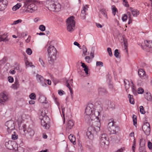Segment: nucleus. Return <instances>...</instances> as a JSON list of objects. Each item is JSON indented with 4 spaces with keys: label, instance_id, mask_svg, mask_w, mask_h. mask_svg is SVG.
Listing matches in <instances>:
<instances>
[{
    "label": "nucleus",
    "instance_id": "f257e3e1",
    "mask_svg": "<svg viewBox=\"0 0 152 152\" xmlns=\"http://www.w3.org/2000/svg\"><path fill=\"white\" fill-rule=\"evenodd\" d=\"M95 111L94 105L92 103L88 104L85 109V118L87 123L90 122L91 121L97 119L99 120V122L100 124V120L98 116L95 115L94 111Z\"/></svg>",
    "mask_w": 152,
    "mask_h": 152
},
{
    "label": "nucleus",
    "instance_id": "f03ea898",
    "mask_svg": "<svg viewBox=\"0 0 152 152\" xmlns=\"http://www.w3.org/2000/svg\"><path fill=\"white\" fill-rule=\"evenodd\" d=\"M46 3L50 10L58 12L60 10L61 4L56 1V0H47Z\"/></svg>",
    "mask_w": 152,
    "mask_h": 152
},
{
    "label": "nucleus",
    "instance_id": "7ed1b4c3",
    "mask_svg": "<svg viewBox=\"0 0 152 152\" xmlns=\"http://www.w3.org/2000/svg\"><path fill=\"white\" fill-rule=\"evenodd\" d=\"M47 51L49 55L48 58L49 63L53 64L56 59L57 51L54 46L50 45L48 48Z\"/></svg>",
    "mask_w": 152,
    "mask_h": 152
},
{
    "label": "nucleus",
    "instance_id": "20e7f679",
    "mask_svg": "<svg viewBox=\"0 0 152 152\" xmlns=\"http://www.w3.org/2000/svg\"><path fill=\"white\" fill-rule=\"evenodd\" d=\"M73 16H71L67 19L66 21L67 30L70 33L73 32L75 29V22Z\"/></svg>",
    "mask_w": 152,
    "mask_h": 152
},
{
    "label": "nucleus",
    "instance_id": "39448f33",
    "mask_svg": "<svg viewBox=\"0 0 152 152\" xmlns=\"http://www.w3.org/2000/svg\"><path fill=\"white\" fill-rule=\"evenodd\" d=\"M26 1L29 12L32 13L37 10V7L35 4L36 2L35 0H26Z\"/></svg>",
    "mask_w": 152,
    "mask_h": 152
},
{
    "label": "nucleus",
    "instance_id": "423d86ee",
    "mask_svg": "<svg viewBox=\"0 0 152 152\" xmlns=\"http://www.w3.org/2000/svg\"><path fill=\"white\" fill-rule=\"evenodd\" d=\"M42 119L41 120V123L42 126H43L45 129H48L50 127L49 125V118L47 115L42 117Z\"/></svg>",
    "mask_w": 152,
    "mask_h": 152
},
{
    "label": "nucleus",
    "instance_id": "0eeeda50",
    "mask_svg": "<svg viewBox=\"0 0 152 152\" xmlns=\"http://www.w3.org/2000/svg\"><path fill=\"white\" fill-rule=\"evenodd\" d=\"M143 131L145 134L148 136L149 135L150 133V127L149 123L146 122L142 126Z\"/></svg>",
    "mask_w": 152,
    "mask_h": 152
},
{
    "label": "nucleus",
    "instance_id": "6e6552de",
    "mask_svg": "<svg viewBox=\"0 0 152 152\" xmlns=\"http://www.w3.org/2000/svg\"><path fill=\"white\" fill-rule=\"evenodd\" d=\"M5 125L7 127V130L9 133L11 132V131L15 129L14 122L12 120H10L7 121L5 123Z\"/></svg>",
    "mask_w": 152,
    "mask_h": 152
},
{
    "label": "nucleus",
    "instance_id": "1a4fd4ad",
    "mask_svg": "<svg viewBox=\"0 0 152 152\" xmlns=\"http://www.w3.org/2000/svg\"><path fill=\"white\" fill-rule=\"evenodd\" d=\"M96 131L94 127L90 126L89 127L88 129V131L86 133V135L88 138L92 140L93 138V134Z\"/></svg>",
    "mask_w": 152,
    "mask_h": 152
},
{
    "label": "nucleus",
    "instance_id": "9d476101",
    "mask_svg": "<svg viewBox=\"0 0 152 152\" xmlns=\"http://www.w3.org/2000/svg\"><path fill=\"white\" fill-rule=\"evenodd\" d=\"M100 140L102 143H103L104 145H107L109 144V138L106 134H102L100 137Z\"/></svg>",
    "mask_w": 152,
    "mask_h": 152
},
{
    "label": "nucleus",
    "instance_id": "9b49d317",
    "mask_svg": "<svg viewBox=\"0 0 152 152\" xmlns=\"http://www.w3.org/2000/svg\"><path fill=\"white\" fill-rule=\"evenodd\" d=\"M109 131L113 134H118V132L120 131V129L118 126L115 125L111 127Z\"/></svg>",
    "mask_w": 152,
    "mask_h": 152
},
{
    "label": "nucleus",
    "instance_id": "f8f14e48",
    "mask_svg": "<svg viewBox=\"0 0 152 152\" xmlns=\"http://www.w3.org/2000/svg\"><path fill=\"white\" fill-rule=\"evenodd\" d=\"M26 136L28 138H31L34 134V131L31 128H28L27 130Z\"/></svg>",
    "mask_w": 152,
    "mask_h": 152
},
{
    "label": "nucleus",
    "instance_id": "ddd939ff",
    "mask_svg": "<svg viewBox=\"0 0 152 152\" xmlns=\"http://www.w3.org/2000/svg\"><path fill=\"white\" fill-rule=\"evenodd\" d=\"M36 78L37 81L38 82L40 83L42 86H44L46 85V84L45 82V80L42 76L38 74H37Z\"/></svg>",
    "mask_w": 152,
    "mask_h": 152
},
{
    "label": "nucleus",
    "instance_id": "4468645a",
    "mask_svg": "<svg viewBox=\"0 0 152 152\" xmlns=\"http://www.w3.org/2000/svg\"><path fill=\"white\" fill-rule=\"evenodd\" d=\"M7 99V96L4 93L0 94V103L1 104H3Z\"/></svg>",
    "mask_w": 152,
    "mask_h": 152
},
{
    "label": "nucleus",
    "instance_id": "2eb2a0df",
    "mask_svg": "<svg viewBox=\"0 0 152 152\" xmlns=\"http://www.w3.org/2000/svg\"><path fill=\"white\" fill-rule=\"evenodd\" d=\"M138 75L141 78H143L144 79H147V78L145 71L142 69H140L139 70Z\"/></svg>",
    "mask_w": 152,
    "mask_h": 152
},
{
    "label": "nucleus",
    "instance_id": "dca6fc26",
    "mask_svg": "<svg viewBox=\"0 0 152 152\" xmlns=\"http://www.w3.org/2000/svg\"><path fill=\"white\" fill-rule=\"evenodd\" d=\"M74 125V122L72 120H69L67 124L66 127V130H69L72 128Z\"/></svg>",
    "mask_w": 152,
    "mask_h": 152
},
{
    "label": "nucleus",
    "instance_id": "f3484780",
    "mask_svg": "<svg viewBox=\"0 0 152 152\" xmlns=\"http://www.w3.org/2000/svg\"><path fill=\"white\" fill-rule=\"evenodd\" d=\"M107 93L106 90L102 88H99L98 89V93L101 95H103Z\"/></svg>",
    "mask_w": 152,
    "mask_h": 152
},
{
    "label": "nucleus",
    "instance_id": "a211bd4d",
    "mask_svg": "<svg viewBox=\"0 0 152 152\" xmlns=\"http://www.w3.org/2000/svg\"><path fill=\"white\" fill-rule=\"evenodd\" d=\"M130 10L131 11L133 16L136 17L137 16V15H139V11L137 10L134 9L132 7H130Z\"/></svg>",
    "mask_w": 152,
    "mask_h": 152
},
{
    "label": "nucleus",
    "instance_id": "6ab92c4d",
    "mask_svg": "<svg viewBox=\"0 0 152 152\" xmlns=\"http://www.w3.org/2000/svg\"><path fill=\"white\" fill-rule=\"evenodd\" d=\"M7 34H5L2 35H0V42L4 41L6 42L8 41V39L7 38Z\"/></svg>",
    "mask_w": 152,
    "mask_h": 152
},
{
    "label": "nucleus",
    "instance_id": "aec40b11",
    "mask_svg": "<svg viewBox=\"0 0 152 152\" xmlns=\"http://www.w3.org/2000/svg\"><path fill=\"white\" fill-rule=\"evenodd\" d=\"M70 141L73 143L74 145L76 144L75 140L76 139L75 137L73 135L70 134L68 137Z\"/></svg>",
    "mask_w": 152,
    "mask_h": 152
},
{
    "label": "nucleus",
    "instance_id": "412c9836",
    "mask_svg": "<svg viewBox=\"0 0 152 152\" xmlns=\"http://www.w3.org/2000/svg\"><path fill=\"white\" fill-rule=\"evenodd\" d=\"M145 97L148 101H151L152 99L151 96V93L149 92L145 93Z\"/></svg>",
    "mask_w": 152,
    "mask_h": 152
},
{
    "label": "nucleus",
    "instance_id": "4be33fe9",
    "mask_svg": "<svg viewBox=\"0 0 152 152\" xmlns=\"http://www.w3.org/2000/svg\"><path fill=\"white\" fill-rule=\"evenodd\" d=\"M19 85L18 81V80L16 79L15 80L14 83L12 85L11 87L14 89H17L19 87Z\"/></svg>",
    "mask_w": 152,
    "mask_h": 152
},
{
    "label": "nucleus",
    "instance_id": "5701e85b",
    "mask_svg": "<svg viewBox=\"0 0 152 152\" xmlns=\"http://www.w3.org/2000/svg\"><path fill=\"white\" fill-rule=\"evenodd\" d=\"M81 66L84 68L83 70L85 71L86 74L87 75H88V67L85 65L84 63L81 62Z\"/></svg>",
    "mask_w": 152,
    "mask_h": 152
},
{
    "label": "nucleus",
    "instance_id": "b1692460",
    "mask_svg": "<svg viewBox=\"0 0 152 152\" xmlns=\"http://www.w3.org/2000/svg\"><path fill=\"white\" fill-rule=\"evenodd\" d=\"M125 88L126 91L127 92V90H128L130 87V83L129 81L127 80H124Z\"/></svg>",
    "mask_w": 152,
    "mask_h": 152
},
{
    "label": "nucleus",
    "instance_id": "393cba45",
    "mask_svg": "<svg viewBox=\"0 0 152 152\" xmlns=\"http://www.w3.org/2000/svg\"><path fill=\"white\" fill-rule=\"evenodd\" d=\"M96 108L97 111H95L94 112L95 114L96 113V115L98 114V115H99L100 112L102 110V107L101 105H99L98 106L96 107Z\"/></svg>",
    "mask_w": 152,
    "mask_h": 152
},
{
    "label": "nucleus",
    "instance_id": "a878e982",
    "mask_svg": "<svg viewBox=\"0 0 152 152\" xmlns=\"http://www.w3.org/2000/svg\"><path fill=\"white\" fill-rule=\"evenodd\" d=\"M145 46L149 48H152V41H148L146 40L145 41Z\"/></svg>",
    "mask_w": 152,
    "mask_h": 152
},
{
    "label": "nucleus",
    "instance_id": "bb28decb",
    "mask_svg": "<svg viewBox=\"0 0 152 152\" xmlns=\"http://www.w3.org/2000/svg\"><path fill=\"white\" fill-rule=\"evenodd\" d=\"M8 3H7V1L5 2L3 4H0V11H3L7 7Z\"/></svg>",
    "mask_w": 152,
    "mask_h": 152
},
{
    "label": "nucleus",
    "instance_id": "cd10ccee",
    "mask_svg": "<svg viewBox=\"0 0 152 152\" xmlns=\"http://www.w3.org/2000/svg\"><path fill=\"white\" fill-rule=\"evenodd\" d=\"M46 98L44 96H41L39 97V100L41 103H46Z\"/></svg>",
    "mask_w": 152,
    "mask_h": 152
},
{
    "label": "nucleus",
    "instance_id": "c85d7f7f",
    "mask_svg": "<svg viewBox=\"0 0 152 152\" xmlns=\"http://www.w3.org/2000/svg\"><path fill=\"white\" fill-rule=\"evenodd\" d=\"M133 97V96L130 94H129L128 97L129 99V102L130 103L132 104H134V100Z\"/></svg>",
    "mask_w": 152,
    "mask_h": 152
},
{
    "label": "nucleus",
    "instance_id": "c756f323",
    "mask_svg": "<svg viewBox=\"0 0 152 152\" xmlns=\"http://www.w3.org/2000/svg\"><path fill=\"white\" fill-rule=\"evenodd\" d=\"M145 140L143 138H141L140 140V146H144L145 147Z\"/></svg>",
    "mask_w": 152,
    "mask_h": 152
},
{
    "label": "nucleus",
    "instance_id": "7c9ffc66",
    "mask_svg": "<svg viewBox=\"0 0 152 152\" xmlns=\"http://www.w3.org/2000/svg\"><path fill=\"white\" fill-rule=\"evenodd\" d=\"M101 14L103 15L107 19L108 18L107 15V13L106 11L104 9H102L100 10Z\"/></svg>",
    "mask_w": 152,
    "mask_h": 152
},
{
    "label": "nucleus",
    "instance_id": "2f4dec72",
    "mask_svg": "<svg viewBox=\"0 0 152 152\" xmlns=\"http://www.w3.org/2000/svg\"><path fill=\"white\" fill-rule=\"evenodd\" d=\"M46 114L45 113V111L42 110L41 111L40 113V115L39 116V119H42V117H44L45 116H46Z\"/></svg>",
    "mask_w": 152,
    "mask_h": 152
},
{
    "label": "nucleus",
    "instance_id": "473e14b6",
    "mask_svg": "<svg viewBox=\"0 0 152 152\" xmlns=\"http://www.w3.org/2000/svg\"><path fill=\"white\" fill-rule=\"evenodd\" d=\"M21 6L20 4H17L13 7L12 9L13 11H15L19 9Z\"/></svg>",
    "mask_w": 152,
    "mask_h": 152
},
{
    "label": "nucleus",
    "instance_id": "72a5a7b5",
    "mask_svg": "<svg viewBox=\"0 0 152 152\" xmlns=\"http://www.w3.org/2000/svg\"><path fill=\"white\" fill-rule=\"evenodd\" d=\"M120 53L118 52V49H116L114 51V55L117 58H120V56H119Z\"/></svg>",
    "mask_w": 152,
    "mask_h": 152
},
{
    "label": "nucleus",
    "instance_id": "f704fd0d",
    "mask_svg": "<svg viewBox=\"0 0 152 152\" xmlns=\"http://www.w3.org/2000/svg\"><path fill=\"white\" fill-rule=\"evenodd\" d=\"M114 121H111L108 124V127L109 130H110L111 129V127L115 125L114 124Z\"/></svg>",
    "mask_w": 152,
    "mask_h": 152
},
{
    "label": "nucleus",
    "instance_id": "c9c22d12",
    "mask_svg": "<svg viewBox=\"0 0 152 152\" xmlns=\"http://www.w3.org/2000/svg\"><path fill=\"white\" fill-rule=\"evenodd\" d=\"M29 98L31 99L36 100V95L34 93H32L29 96Z\"/></svg>",
    "mask_w": 152,
    "mask_h": 152
},
{
    "label": "nucleus",
    "instance_id": "e433bc0d",
    "mask_svg": "<svg viewBox=\"0 0 152 152\" xmlns=\"http://www.w3.org/2000/svg\"><path fill=\"white\" fill-rule=\"evenodd\" d=\"M112 10L113 14L114 15H115L116 12L118 11V10L114 5L112 6Z\"/></svg>",
    "mask_w": 152,
    "mask_h": 152
},
{
    "label": "nucleus",
    "instance_id": "4c0bfd02",
    "mask_svg": "<svg viewBox=\"0 0 152 152\" xmlns=\"http://www.w3.org/2000/svg\"><path fill=\"white\" fill-rule=\"evenodd\" d=\"M131 83L132 84V85L131 86L132 91L134 94L136 95L137 94L136 91L135 89L134 86L133 85V83L132 82Z\"/></svg>",
    "mask_w": 152,
    "mask_h": 152
},
{
    "label": "nucleus",
    "instance_id": "58836bf2",
    "mask_svg": "<svg viewBox=\"0 0 152 152\" xmlns=\"http://www.w3.org/2000/svg\"><path fill=\"white\" fill-rule=\"evenodd\" d=\"M82 50L83 51V53L84 55H86V53L87 52V50L86 47L85 45H83V46Z\"/></svg>",
    "mask_w": 152,
    "mask_h": 152
},
{
    "label": "nucleus",
    "instance_id": "ea45409f",
    "mask_svg": "<svg viewBox=\"0 0 152 152\" xmlns=\"http://www.w3.org/2000/svg\"><path fill=\"white\" fill-rule=\"evenodd\" d=\"M139 151L140 152H147L144 146H140Z\"/></svg>",
    "mask_w": 152,
    "mask_h": 152
},
{
    "label": "nucleus",
    "instance_id": "a19ab883",
    "mask_svg": "<svg viewBox=\"0 0 152 152\" xmlns=\"http://www.w3.org/2000/svg\"><path fill=\"white\" fill-rule=\"evenodd\" d=\"M39 29L42 31H44L45 30V27L43 25H40L39 27Z\"/></svg>",
    "mask_w": 152,
    "mask_h": 152
},
{
    "label": "nucleus",
    "instance_id": "79ce46f5",
    "mask_svg": "<svg viewBox=\"0 0 152 152\" xmlns=\"http://www.w3.org/2000/svg\"><path fill=\"white\" fill-rule=\"evenodd\" d=\"M140 113L143 114H144L145 113V111L144 110V108L142 106H141L140 107Z\"/></svg>",
    "mask_w": 152,
    "mask_h": 152
},
{
    "label": "nucleus",
    "instance_id": "37998d69",
    "mask_svg": "<svg viewBox=\"0 0 152 152\" xmlns=\"http://www.w3.org/2000/svg\"><path fill=\"white\" fill-rule=\"evenodd\" d=\"M86 37L88 39H93V37L92 35L90 33H88L86 35Z\"/></svg>",
    "mask_w": 152,
    "mask_h": 152
},
{
    "label": "nucleus",
    "instance_id": "c03bdc74",
    "mask_svg": "<svg viewBox=\"0 0 152 152\" xmlns=\"http://www.w3.org/2000/svg\"><path fill=\"white\" fill-rule=\"evenodd\" d=\"M66 86L69 88V89H70L71 88L70 86V84L72 85L71 83L69 82V80H66Z\"/></svg>",
    "mask_w": 152,
    "mask_h": 152
},
{
    "label": "nucleus",
    "instance_id": "a18cd8bd",
    "mask_svg": "<svg viewBox=\"0 0 152 152\" xmlns=\"http://www.w3.org/2000/svg\"><path fill=\"white\" fill-rule=\"evenodd\" d=\"M107 51L109 55L110 56H113L111 49L110 48H107Z\"/></svg>",
    "mask_w": 152,
    "mask_h": 152
},
{
    "label": "nucleus",
    "instance_id": "49530a36",
    "mask_svg": "<svg viewBox=\"0 0 152 152\" xmlns=\"http://www.w3.org/2000/svg\"><path fill=\"white\" fill-rule=\"evenodd\" d=\"M144 92V90L142 88L140 87L138 88V93L139 94H142Z\"/></svg>",
    "mask_w": 152,
    "mask_h": 152
},
{
    "label": "nucleus",
    "instance_id": "de8ad7c7",
    "mask_svg": "<svg viewBox=\"0 0 152 152\" xmlns=\"http://www.w3.org/2000/svg\"><path fill=\"white\" fill-rule=\"evenodd\" d=\"M26 52L27 54L29 55H31L32 53L31 50L30 48H28L26 50Z\"/></svg>",
    "mask_w": 152,
    "mask_h": 152
},
{
    "label": "nucleus",
    "instance_id": "09e8293b",
    "mask_svg": "<svg viewBox=\"0 0 152 152\" xmlns=\"http://www.w3.org/2000/svg\"><path fill=\"white\" fill-rule=\"evenodd\" d=\"M123 4L125 7H129V5L128 4L127 0H123Z\"/></svg>",
    "mask_w": 152,
    "mask_h": 152
},
{
    "label": "nucleus",
    "instance_id": "8fccbe9b",
    "mask_svg": "<svg viewBox=\"0 0 152 152\" xmlns=\"http://www.w3.org/2000/svg\"><path fill=\"white\" fill-rule=\"evenodd\" d=\"M8 80L9 82L12 83L14 81V79L12 77L9 76L8 77Z\"/></svg>",
    "mask_w": 152,
    "mask_h": 152
},
{
    "label": "nucleus",
    "instance_id": "3c124183",
    "mask_svg": "<svg viewBox=\"0 0 152 152\" xmlns=\"http://www.w3.org/2000/svg\"><path fill=\"white\" fill-rule=\"evenodd\" d=\"M18 136L17 134H12V139L15 140L18 138Z\"/></svg>",
    "mask_w": 152,
    "mask_h": 152
},
{
    "label": "nucleus",
    "instance_id": "603ef678",
    "mask_svg": "<svg viewBox=\"0 0 152 152\" xmlns=\"http://www.w3.org/2000/svg\"><path fill=\"white\" fill-rule=\"evenodd\" d=\"M22 20L21 19H18L17 20L14 21L13 24L15 25L22 22Z\"/></svg>",
    "mask_w": 152,
    "mask_h": 152
},
{
    "label": "nucleus",
    "instance_id": "864d4df0",
    "mask_svg": "<svg viewBox=\"0 0 152 152\" xmlns=\"http://www.w3.org/2000/svg\"><path fill=\"white\" fill-rule=\"evenodd\" d=\"M127 15L126 14H124V16L122 17V19L123 21H125L127 18Z\"/></svg>",
    "mask_w": 152,
    "mask_h": 152
},
{
    "label": "nucleus",
    "instance_id": "5fc2aeb1",
    "mask_svg": "<svg viewBox=\"0 0 152 152\" xmlns=\"http://www.w3.org/2000/svg\"><path fill=\"white\" fill-rule=\"evenodd\" d=\"M148 147L150 149H152V143L150 141H149L148 144Z\"/></svg>",
    "mask_w": 152,
    "mask_h": 152
},
{
    "label": "nucleus",
    "instance_id": "6e6d98bb",
    "mask_svg": "<svg viewBox=\"0 0 152 152\" xmlns=\"http://www.w3.org/2000/svg\"><path fill=\"white\" fill-rule=\"evenodd\" d=\"M96 65L97 66H103V63L101 61H97L96 62Z\"/></svg>",
    "mask_w": 152,
    "mask_h": 152
},
{
    "label": "nucleus",
    "instance_id": "4d7b16f0",
    "mask_svg": "<svg viewBox=\"0 0 152 152\" xmlns=\"http://www.w3.org/2000/svg\"><path fill=\"white\" fill-rule=\"evenodd\" d=\"M39 62L42 66L43 67L45 66V63H44L43 60L40 58H39Z\"/></svg>",
    "mask_w": 152,
    "mask_h": 152
},
{
    "label": "nucleus",
    "instance_id": "13d9d810",
    "mask_svg": "<svg viewBox=\"0 0 152 152\" xmlns=\"http://www.w3.org/2000/svg\"><path fill=\"white\" fill-rule=\"evenodd\" d=\"M58 94L60 95H61V96L63 95L64 93V91L62 90H58Z\"/></svg>",
    "mask_w": 152,
    "mask_h": 152
},
{
    "label": "nucleus",
    "instance_id": "bf43d9fd",
    "mask_svg": "<svg viewBox=\"0 0 152 152\" xmlns=\"http://www.w3.org/2000/svg\"><path fill=\"white\" fill-rule=\"evenodd\" d=\"M136 146V144L133 143L132 146V149L133 152H135V149Z\"/></svg>",
    "mask_w": 152,
    "mask_h": 152
},
{
    "label": "nucleus",
    "instance_id": "052dcab7",
    "mask_svg": "<svg viewBox=\"0 0 152 152\" xmlns=\"http://www.w3.org/2000/svg\"><path fill=\"white\" fill-rule=\"evenodd\" d=\"M90 57L89 56H86L85 57L86 61L88 63H89V61H90Z\"/></svg>",
    "mask_w": 152,
    "mask_h": 152
},
{
    "label": "nucleus",
    "instance_id": "680f3d73",
    "mask_svg": "<svg viewBox=\"0 0 152 152\" xmlns=\"http://www.w3.org/2000/svg\"><path fill=\"white\" fill-rule=\"evenodd\" d=\"M109 88H110L111 90L112 91H115V90L113 88V85L112 84H110L109 85Z\"/></svg>",
    "mask_w": 152,
    "mask_h": 152
},
{
    "label": "nucleus",
    "instance_id": "e2e57ef3",
    "mask_svg": "<svg viewBox=\"0 0 152 152\" xmlns=\"http://www.w3.org/2000/svg\"><path fill=\"white\" fill-rule=\"evenodd\" d=\"M86 15L81 13L80 17L82 19H84L86 18Z\"/></svg>",
    "mask_w": 152,
    "mask_h": 152
},
{
    "label": "nucleus",
    "instance_id": "0e129e2a",
    "mask_svg": "<svg viewBox=\"0 0 152 152\" xmlns=\"http://www.w3.org/2000/svg\"><path fill=\"white\" fill-rule=\"evenodd\" d=\"M78 73L81 76L82 75V74L83 72H82V70L81 69H78Z\"/></svg>",
    "mask_w": 152,
    "mask_h": 152
},
{
    "label": "nucleus",
    "instance_id": "69168bd1",
    "mask_svg": "<svg viewBox=\"0 0 152 152\" xmlns=\"http://www.w3.org/2000/svg\"><path fill=\"white\" fill-rule=\"evenodd\" d=\"M74 44L75 45H76V46H78L79 48H80V45L79 44V43H78L77 42H75L74 43Z\"/></svg>",
    "mask_w": 152,
    "mask_h": 152
},
{
    "label": "nucleus",
    "instance_id": "338daca9",
    "mask_svg": "<svg viewBox=\"0 0 152 152\" xmlns=\"http://www.w3.org/2000/svg\"><path fill=\"white\" fill-rule=\"evenodd\" d=\"M127 16H128V19H131V18H131V13L130 12H127V14H126Z\"/></svg>",
    "mask_w": 152,
    "mask_h": 152
},
{
    "label": "nucleus",
    "instance_id": "774afa93",
    "mask_svg": "<svg viewBox=\"0 0 152 152\" xmlns=\"http://www.w3.org/2000/svg\"><path fill=\"white\" fill-rule=\"evenodd\" d=\"M124 150V148H121V149L118 150L116 152H122Z\"/></svg>",
    "mask_w": 152,
    "mask_h": 152
}]
</instances>
